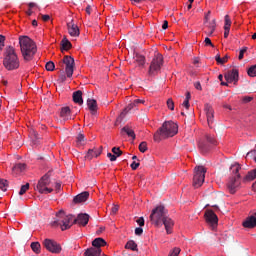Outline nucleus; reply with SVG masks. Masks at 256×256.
<instances>
[{"mask_svg": "<svg viewBox=\"0 0 256 256\" xmlns=\"http://www.w3.org/2000/svg\"><path fill=\"white\" fill-rule=\"evenodd\" d=\"M20 51L24 61H33L37 53V45L29 36H19Z\"/></svg>", "mask_w": 256, "mask_h": 256, "instance_id": "obj_1", "label": "nucleus"}, {"mask_svg": "<svg viewBox=\"0 0 256 256\" xmlns=\"http://www.w3.org/2000/svg\"><path fill=\"white\" fill-rule=\"evenodd\" d=\"M179 131V126L173 121H166L162 124L157 132L154 134V141L161 143L163 139H169V137H175Z\"/></svg>", "mask_w": 256, "mask_h": 256, "instance_id": "obj_2", "label": "nucleus"}, {"mask_svg": "<svg viewBox=\"0 0 256 256\" xmlns=\"http://www.w3.org/2000/svg\"><path fill=\"white\" fill-rule=\"evenodd\" d=\"M3 65L7 71H15V69H19V56H17V52L13 46H7L5 48Z\"/></svg>", "mask_w": 256, "mask_h": 256, "instance_id": "obj_3", "label": "nucleus"}, {"mask_svg": "<svg viewBox=\"0 0 256 256\" xmlns=\"http://www.w3.org/2000/svg\"><path fill=\"white\" fill-rule=\"evenodd\" d=\"M73 215H66L63 210H60L56 214V220H54L51 225L52 227H60L61 231H67V229H71V221H73Z\"/></svg>", "mask_w": 256, "mask_h": 256, "instance_id": "obj_4", "label": "nucleus"}, {"mask_svg": "<svg viewBox=\"0 0 256 256\" xmlns=\"http://www.w3.org/2000/svg\"><path fill=\"white\" fill-rule=\"evenodd\" d=\"M232 173H234V177L232 179H230V181L228 182V190L229 192L233 195L235 193H237V188L239 187V185H241V181L239 179H241V175H239V170L241 169V165L239 164H234L230 167Z\"/></svg>", "mask_w": 256, "mask_h": 256, "instance_id": "obj_5", "label": "nucleus"}, {"mask_svg": "<svg viewBox=\"0 0 256 256\" xmlns=\"http://www.w3.org/2000/svg\"><path fill=\"white\" fill-rule=\"evenodd\" d=\"M168 213L165 206L159 205L152 210L150 221L156 225V227H159V225H163V220L167 217Z\"/></svg>", "mask_w": 256, "mask_h": 256, "instance_id": "obj_6", "label": "nucleus"}, {"mask_svg": "<svg viewBox=\"0 0 256 256\" xmlns=\"http://www.w3.org/2000/svg\"><path fill=\"white\" fill-rule=\"evenodd\" d=\"M205 173H207V170H205V167L198 166L195 168L194 171V178H193V186L198 189V187H201L203 183H205Z\"/></svg>", "mask_w": 256, "mask_h": 256, "instance_id": "obj_7", "label": "nucleus"}, {"mask_svg": "<svg viewBox=\"0 0 256 256\" xmlns=\"http://www.w3.org/2000/svg\"><path fill=\"white\" fill-rule=\"evenodd\" d=\"M163 67V55L157 54L151 61L148 74L151 76L157 75Z\"/></svg>", "mask_w": 256, "mask_h": 256, "instance_id": "obj_8", "label": "nucleus"}, {"mask_svg": "<svg viewBox=\"0 0 256 256\" xmlns=\"http://www.w3.org/2000/svg\"><path fill=\"white\" fill-rule=\"evenodd\" d=\"M49 185H51V180L49 179V176L44 175L38 181L36 189L39 191V193L48 195V193H53V189L49 188Z\"/></svg>", "mask_w": 256, "mask_h": 256, "instance_id": "obj_9", "label": "nucleus"}, {"mask_svg": "<svg viewBox=\"0 0 256 256\" xmlns=\"http://www.w3.org/2000/svg\"><path fill=\"white\" fill-rule=\"evenodd\" d=\"M43 246L45 247V249H47V251H49L50 253H54V254H59L61 253V244L57 243V241L52 240V239H45L43 241Z\"/></svg>", "mask_w": 256, "mask_h": 256, "instance_id": "obj_10", "label": "nucleus"}, {"mask_svg": "<svg viewBox=\"0 0 256 256\" xmlns=\"http://www.w3.org/2000/svg\"><path fill=\"white\" fill-rule=\"evenodd\" d=\"M62 63L66 65L65 67V73L67 77H73V69L75 67V59L71 56H64Z\"/></svg>", "mask_w": 256, "mask_h": 256, "instance_id": "obj_11", "label": "nucleus"}, {"mask_svg": "<svg viewBox=\"0 0 256 256\" xmlns=\"http://www.w3.org/2000/svg\"><path fill=\"white\" fill-rule=\"evenodd\" d=\"M224 78L227 83H234V85H237V82L239 81V70L232 69L226 72Z\"/></svg>", "mask_w": 256, "mask_h": 256, "instance_id": "obj_12", "label": "nucleus"}, {"mask_svg": "<svg viewBox=\"0 0 256 256\" xmlns=\"http://www.w3.org/2000/svg\"><path fill=\"white\" fill-rule=\"evenodd\" d=\"M204 217L209 225H217V223H219V218L217 217V214L213 212V210H206Z\"/></svg>", "mask_w": 256, "mask_h": 256, "instance_id": "obj_13", "label": "nucleus"}, {"mask_svg": "<svg viewBox=\"0 0 256 256\" xmlns=\"http://www.w3.org/2000/svg\"><path fill=\"white\" fill-rule=\"evenodd\" d=\"M89 223V214L81 213L78 214L77 218L74 219L73 224L85 227Z\"/></svg>", "mask_w": 256, "mask_h": 256, "instance_id": "obj_14", "label": "nucleus"}, {"mask_svg": "<svg viewBox=\"0 0 256 256\" xmlns=\"http://www.w3.org/2000/svg\"><path fill=\"white\" fill-rule=\"evenodd\" d=\"M162 225H164L167 235H171V233H173L172 230L175 225V222L169 216H166L162 220Z\"/></svg>", "mask_w": 256, "mask_h": 256, "instance_id": "obj_15", "label": "nucleus"}, {"mask_svg": "<svg viewBox=\"0 0 256 256\" xmlns=\"http://www.w3.org/2000/svg\"><path fill=\"white\" fill-rule=\"evenodd\" d=\"M204 109L206 112L208 125L209 127H212L211 125H213V119L215 117V111L213 110V106L206 104Z\"/></svg>", "mask_w": 256, "mask_h": 256, "instance_id": "obj_16", "label": "nucleus"}, {"mask_svg": "<svg viewBox=\"0 0 256 256\" xmlns=\"http://www.w3.org/2000/svg\"><path fill=\"white\" fill-rule=\"evenodd\" d=\"M243 227L246 229H253L256 227V213L252 216L246 218V220L242 223Z\"/></svg>", "mask_w": 256, "mask_h": 256, "instance_id": "obj_17", "label": "nucleus"}, {"mask_svg": "<svg viewBox=\"0 0 256 256\" xmlns=\"http://www.w3.org/2000/svg\"><path fill=\"white\" fill-rule=\"evenodd\" d=\"M67 27L68 33L71 35V37H79V27L73 23V20L67 23Z\"/></svg>", "mask_w": 256, "mask_h": 256, "instance_id": "obj_18", "label": "nucleus"}, {"mask_svg": "<svg viewBox=\"0 0 256 256\" xmlns=\"http://www.w3.org/2000/svg\"><path fill=\"white\" fill-rule=\"evenodd\" d=\"M135 107H137L135 102H131L130 104H128L127 107L124 108V110L121 112L117 121H123V119H125V115H127L132 109H135Z\"/></svg>", "mask_w": 256, "mask_h": 256, "instance_id": "obj_19", "label": "nucleus"}, {"mask_svg": "<svg viewBox=\"0 0 256 256\" xmlns=\"http://www.w3.org/2000/svg\"><path fill=\"white\" fill-rule=\"evenodd\" d=\"M89 199V192L85 191L76 195L73 199L74 203H85Z\"/></svg>", "mask_w": 256, "mask_h": 256, "instance_id": "obj_20", "label": "nucleus"}, {"mask_svg": "<svg viewBox=\"0 0 256 256\" xmlns=\"http://www.w3.org/2000/svg\"><path fill=\"white\" fill-rule=\"evenodd\" d=\"M101 153H102L101 149H97V148L89 149L85 156V159H88V161H91V159H93L94 157H99Z\"/></svg>", "mask_w": 256, "mask_h": 256, "instance_id": "obj_21", "label": "nucleus"}, {"mask_svg": "<svg viewBox=\"0 0 256 256\" xmlns=\"http://www.w3.org/2000/svg\"><path fill=\"white\" fill-rule=\"evenodd\" d=\"M72 99L77 105H83V91L78 90L73 92Z\"/></svg>", "mask_w": 256, "mask_h": 256, "instance_id": "obj_22", "label": "nucleus"}, {"mask_svg": "<svg viewBox=\"0 0 256 256\" xmlns=\"http://www.w3.org/2000/svg\"><path fill=\"white\" fill-rule=\"evenodd\" d=\"M121 135H127L128 137H131V139L135 140V131H133V129H131V127H129L128 125L124 126L121 131H120Z\"/></svg>", "mask_w": 256, "mask_h": 256, "instance_id": "obj_23", "label": "nucleus"}, {"mask_svg": "<svg viewBox=\"0 0 256 256\" xmlns=\"http://www.w3.org/2000/svg\"><path fill=\"white\" fill-rule=\"evenodd\" d=\"M60 117H62L64 121H69V119H71V108H69V106L63 107L60 112Z\"/></svg>", "mask_w": 256, "mask_h": 256, "instance_id": "obj_24", "label": "nucleus"}, {"mask_svg": "<svg viewBox=\"0 0 256 256\" xmlns=\"http://www.w3.org/2000/svg\"><path fill=\"white\" fill-rule=\"evenodd\" d=\"M92 247L93 249H101V247H105L107 245V242L103 238H96L92 241Z\"/></svg>", "mask_w": 256, "mask_h": 256, "instance_id": "obj_25", "label": "nucleus"}, {"mask_svg": "<svg viewBox=\"0 0 256 256\" xmlns=\"http://www.w3.org/2000/svg\"><path fill=\"white\" fill-rule=\"evenodd\" d=\"M27 165L24 163H18L16 165H14V167L12 168V172L14 175H19V173H23V171H25Z\"/></svg>", "mask_w": 256, "mask_h": 256, "instance_id": "obj_26", "label": "nucleus"}, {"mask_svg": "<svg viewBox=\"0 0 256 256\" xmlns=\"http://www.w3.org/2000/svg\"><path fill=\"white\" fill-rule=\"evenodd\" d=\"M134 63H137L138 67H144L145 66V56L136 53L133 57Z\"/></svg>", "mask_w": 256, "mask_h": 256, "instance_id": "obj_27", "label": "nucleus"}, {"mask_svg": "<svg viewBox=\"0 0 256 256\" xmlns=\"http://www.w3.org/2000/svg\"><path fill=\"white\" fill-rule=\"evenodd\" d=\"M84 256H101V248H89L85 251Z\"/></svg>", "mask_w": 256, "mask_h": 256, "instance_id": "obj_28", "label": "nucleus"}, {"mask_svg": "<svg viewBox=\"0 0 256 256\" xmlns=\"http://www.w3.org/2000/svg\"><path fill=\"white\" fill-rule=\"evenodd\" d=\"M71 47H73V45L71 44V42L66 38L64 37L62 40H61V51L62 53L64 51H69V49H71Z\"/></svg>", "mask_w": 256, "mask_h": 256, "instance_id": "obj_29", "label": "nucleus"}, {"mask_svg": "<svg viewBox=\"0 0 256 256\" xmlns=\"http://www.w3.org/2000/svg\"><path fill=\"white\" fill-rule=\"evenodd\" d=\"M87 105H88L89 110L92 111V113H95V111H97V100L88 99Z\"/></svg>", "mask_w": 256, "mask_h": 256, "instance_id": "obj_30", "label": "nucleus"}, {"mask_svg": "<svg viewBox=\"0 0 256 256\" xmlns=\"http://www.w3.org/2000/svg\"><path fill=\"white\" fill-rule=\"evenodd\" d=\"M215 60L218 63V65H225V63H227V61L229 60V56L225 55L223 58H221V56L217 54L215 56Z\"/></svg>", "mask_w": 256, "mask_h": 256, "instance_id": "obj_31", "label": "nucleus"}, {"mask_svg": "<svg viewBox=\"0 0 256 256\" xmlns=\"http://www.w3.org/2000/svg\"><path fill=\"white\" fill-rule=\"evenodd\" d=\"M31 249L34 251L37 255L41 253V244L39 242H32L31 243Z\"/></svg>", "mask_w": 256, "mask_h": 256, "instance_id": "obj_32", "label": "nucleus"}, {"mask_svg": "<svg viewBox=\"0 0 256 256\" xmlns=\"http://www.w3.org/2000/svg\"><path fill=\"white\" fill-rule=\"evenodd\" d=\"M126 249H130L131 251H137V243L135 241L130 240L125 245Z\"/></svg>", "mask_w": 256, "mask_h": 256, "instance_id": "obj_33", "label": "nucleus"}, {"mask_svg": "<svg viewBox=\"0 0 256 256\" xmlns=\"http://www.w3.org/2000/svg\"><path fill=\"white\" fill-rule=\"evenodd\" d=\"M8 187H9V182H7L6 179H0V189H1V191H7Z\"/></svg>", "mask_w": 256, "mask_h": 256, "instance_id": "obj_34", "label": "nucleus"}, {"mask_svg": "<svg viewBox=\"0 0 256 256\" xmlns=\"http://www.w3.org/2000/svg\"><path fill=\"white\" fill-rule=\"evenodd\" d=\"M224 29H231V18L229 15L224 17Z\"/></svg>", "mask_w": 256, "mask_h": 256, "instance_id": "obj_35", "label": "nucleus"}, {"mask_svg": "<svg viewBox=\"0 0 256 256\" xmlns=\"http://www.w3.org/2000/svg\"><path fill=\"white\" fill-rule=\"evenodd\" d=\"M247 74L249 75V77H256V65L251 66L248 69Z\"/></svg>", "mask_w": 256, "mask_h": 256, "instance_id": "obj_36", "label": "nucleus"}, {"mask_svg": "<svg viewBox=\"0 0 256 256\" xmlns=\"http://www.w3.org/2000/svg\"><path fill=\"white\" fill-rule=\"evenodd\" d=\"M112 153L116 156V158L121 157V155H123V151H121V148L119 147H113Z\"/></svg>", "mask_w": 256, "mask_h": 256, "instance_id": "obj_37", "label": "nucleus"}, {"mask_svg": "<svg viewBox=\"0 0 256 256\" xmlns=\"http://www.w3.org/2000/svg\"><path fill=\"white\" fill-rule=\"evenodd\" d=\"M29 191V183H26L25 185L21 186V189L19 191V195H25Z\"/></svg>", "mask_w": 256, "mask_h": 256, "instance_id": "obj_38", "label": "nucleus"}, {"mask_svg": "<svg viewBox=\"0 0 256 256\" xmlns=\"http://www.w3.org/2000/svg\"><path fill=\"white\" fill-rule=\"evenodd\" d=\"M166 103H167V107H168V109H170V111L175 110V102H173L172 98H169Z\"/></svg>", "mask_w": 256, "mask_h": 256, "instance_id": "obj_39", "label": "nucleus"}, {"mask_svg": "<svg viewBox=\"0 0 256 256\" xmlns=\"http://www.w3.org/2000/svg\"><path fill=\"white\" fill-rule=\"evenodd\" d=\"M46 71H55V63L53 61H49L46 63Z\"/></svg>", "mask_w": 256, "mask_h": 256, "instance_id": "obj_40", "label": "nucleus"}, {"mask_svg": "<svg viewBox=\"0 0 256 256\" xmlns=\"http://www.w3.org/2000/svg\"><path fill=\"white\" fill-rule=\"evenodd\" d=\"M206 141L210 143V145H217V140L211 135H206Z\"/></svg>", "mask_w": 256, "mask_h": 256, "instance_id": "obj_41", "label": "nucleus"}, {"mask_svg": "<svg viewBox=\"0 0 256 256\" xmlns=\"http://www.w3.org/2000/svg\"><path fill=\"white\" fill-rule=\"evenodd\" d=\"M77 143L78 145H85V135L79 134L77 136Z\"/></svg>", "mask_w": 256, "mask_h": 256, "instance_id": "obj_42", "label": "nucleus"}, {"mask_svg": "<svg viewBox=\"0 0 256 256\" xmlns=\"http://www.w3.org/2000/svg\"><path fill=\"white\" fill-rule=\"evenodd\" d=\"M147 142H141L139 144V151L140 153H145V151H147Z\"/></svg>", "mask_w": 256, "mask_h": 256, "instance_id": "obj_43", "label": "nucleus"}, {"mask_svg": "<svg viewBox=\"0 0 256 256\" xmlns=\"http://www.w3.org/2000/svg\"><path fill=\"white\" fill-rule=\"evenodd\" d=\"M179 253H181V248H174L169 256H179Z\"/></svg>", "mask_w": 256, "mask_h": 256, "instance_id": "obj_44", "label": "nucleus"}, {"mask_svg": "<svg viewBox=\"0 0 256 256\" xmlns=\"http://www.w3.org/2000/svg\"><path fill=\"white\" fill-rule=\"evenodd\" d=\"M245 53H247V47H244L242 50H240V53L238 56L239 61H241L243 59Z\"/></svg>", "mask_w": 256, "mask_h": 256, "instance_id": "obj_45", "label": "nucleus"}, {"mask_svg": "<svg viewBox=\"0 0 256 256\" xmlns=\"http://www.w3.org/2000/svg\"><path fill=\"white\" fill-rule=\"evenodd\" d=\"M4 47H5V36L0 35V51H3Z\"/></svg>", "mask_w": 256, "mask_h": 256, "instance_id": "obj_46", "label": "nucleus"}, {"mask_svg": "<svg viewBox=\"0 0 256 256\" xmlns=\"http://www.w3.org/2000/svg\"><path fill=\"white\" fill-rule=\"evenodd\" d=\"M136 223H138L139 227L145 226V219L143 217H140L136 220Z\"/></svg>", "mask_w": 256, "mask_h": 256, "instance_id": "obj_47", "label": "nucleus"}, {"mask_svg": "<svg viewBox=\"0 0 256 256\" xmlns=\"http://www.w3.org/2000/svg\"><path fill=\"white\" fill-rule=\"evenodd\" d=\"M107 157L110 159V161H117V156L111 152L107 153Z\"/></svg>", "mask_w": 256, "mask_h": 256, "instance_id": "obj_48", "label": "nucleus"}, {"mask_svg": "<svg viewBox=\"0 0 256 256\" xmlns=\"http://www.w3.org/2000/svg\"><path fill=\"white\" fill-rule=\"evenodd\" d=\"M204 43L206 46L215 47V45H213V42H211L209 37L205 38Z\"/></svg>", "mask_w": 256, "mask_h": 256, "instance_id": "obj_49", "label": "nucleus"}, {"mask_svg": "<svg viewBox=\"0 0 256 256\" xmlns=\"http://www.w3.org/2000/svg\"><path fill=\"white\" fill-rule=\"evenodd\" d=\"M117 211H119V206L113 205L111 208V215H116Z\"/></svg>", "mask_w": 256, "mask_h": 256, "instance_id": "obj_50", "label": "nucleus"}, {"mask_svg": "<svg viewBox=\"0 0 256 256\" xmlns=\"http://www.w3.org/2000/svg\"><path fill=\"white\" fill-rule=\"evenodd\" d=\"M133 103L136 104V107H139V105L145 104V100L135 99Z\"/></svg>", "mask_w": 256, "mask_h": 256, "instance_id": "obj_51", "label": "nucleus"}, {"mask_svg": "<svg viewBox=\"0 0 256 256\" xmlns=\"http://www.w3.org/2000/svg\"><path fill=\"white\" fill-rule=\"evenodd\" d=\"M139 165H140L139 162L133 161L132 164H131V169L133 171H137V168L139 167Z\"/></svg>", "mask_w": 256, "mask_h": 256, "instance_id": "obj_52", "label": "nucleus"}, {"mask_svg": "<svg viewBox=\"0 0 256 256\" xmlns=\"http://www.w3.org/2000/svg\"><path fill=\"white\" fill-rule=\"evenodd\" d=\"M135 235H138V236L143 235V228H141V227L136 228Z\"/></svg>", "mask_w": 256, "mask_h": 256, "instance_id": "obj_53", "label": "nucleus"}, {"mask_svg": "<svg viewBox=\"0 0 256 256\" xmlns=\"http://www.w3.org/2000/svg\"><path fill=\"white\" fill-rule=\"evenodd\" d=\"M251 101H253V97L251 96H245L243 98V103H251Z\"/></svg>", "mask_w": 256, "mask_h": 256, "instance_id": "obj_54", "label": "nucleus"}, {"mask_svg": "<svg viewBox=\"0 0 256 256\" xmlns=\"http://www.w3.org/2000/svg\"><path fill=\"white\" fill-rule=\"evenodd\" d=\"M66 80H67V76H65V74H61L59 76L60 83H65Z\"/></svg>", "mask_w": 256, "mask_h": 256, "instance_id": "obj_55", "label": "nucleus"}, {"mask_svg": "<svg viewBox=\"0 0 256 256\" xmlns=\"http://www.w3.org/2000/svg\"><path fill=\"white\" fill-rule=\"evenodd\" d=\"M55 189H56V193H59V191H61V182L55 183Z\"/></svg>", "mask_w": 256, "mask_h": 256, "instance_id": "obj_56", "label": "nucleus"}, {"mask_svg": "<svg viewBox=\"0 0 256 256\" xmlns=\"http://www.w3.org/2000/svg\"><path fill=\"white\" fill-rule=\"evenodd\" d=\"M194 87L195 89H197L198 91H201L203 88L201 87V82H195L194 83Z\"/></svg>", "mask_w": 256, "mask_h": 256, "instance_id": "obj_57", "label": "nucleus"}, {"mask_svg": "<svg viewBox=\"0 0 256 256\" xmlns=\"http://www.w3.org/2000/svg\"><path fill=\"white\" fill-rule=\"evenodd\" d=\"M41 18H42V21L47 22V21H49V19H51V16H49L47 14H45V15L41 14Z\"/></svg>", "mask_w": 256, "mask_h": 256, "instance_id": "obj_58", "label": "nucleus"}, {"mask_svg": "<svg viewBox=\"0 0 256 256\" xmlns=\"http://www.w3.org/2000/svg\"><path fill=\"white\" fill-rule=\"evenodd\" d=\"M182 105L183 107H185V109H189L190 107L189 100L185 99Z\"/></svg>", "mask_w": 256, "mask_h": 256, "instance_id": "obj_59", "label": "nucleus"}, {"mask_svg": "<svg viewBox=\"0 0 256 256\" xmlns=\"http://www.w3.org/2000/svg\"><path fill=\"white\" fill-rule=\"evenodd\" d=\"M212 30L209 33V36L213 35V33L215 32V20L212 21V26H211Z\"/></svg>", "mask_w": 256, "mask_h": 256, "instance_id": "obj_60", "label": "nucleus"}, {"mask_svg": "<svg viewBox=\"0 0 256 256\" xmlns=\"http://www.w3.org/2000/svg\"><path fill=\"white\" fill-rule=\"evenodd\" d=\"M231 29H229V28H224V38L225 39H227V37H229V31H230Z\"/></svg>", "mask_w": 256, "mask_h": 256, "instance_id": "obj_61", "label": "nucleus"}, {"mask_svg": "<svg viewBox=\"0 0 256 256\" xmlns=\"http://www.w3.org/2000/svg\"><path fill=\"white\" fill-rule=\"evenodd\" d=\"M168 27H169V22L167 21V20H165L164 22H163V25H162V29H168Z\"/></svg>", "mask_w": 256, "mask_h": 256, "instance_id": "obj_62", "label": "nucleus"}, {"mask_svg": "<svg viewBox=\"0 0 256 256\" xmlns=\"http://www.w3.org/2000/svg\"><path fill=\"white\" fill-rule=\"evenodd\" d=\"M86 13H87V15H91V5H88L86 7Z\"/></svg>", "mask_w": 256, "mask_h": 256, "instance_id": "obj_63", "label": "nucleus"}, {"mask_svg": "<svg viewBox=\"0 0 256 256\" xmlns=\"http://www.w3.org/2000/svg\"><path fill=\"white\" fill-rule=\"evenodd\" d=\"M186 100L190 101L191 100V92L186 93Z\"/></svg>", "mask_w": 256, "mask_h": 256, "instance_id": "obj_64", "label": "nucleus"}]
</instances>
